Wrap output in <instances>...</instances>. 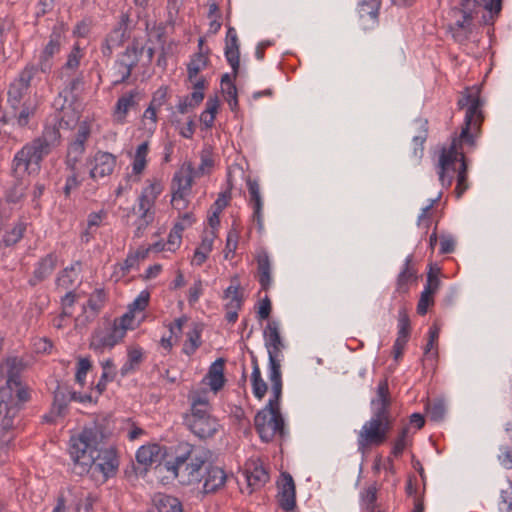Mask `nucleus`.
Segmentation results:
<instances>
[{
  "label": "nucleus",
  "instance_id": "obj_12",
  "mask_svg": "<svg viewBox=\"0 0 512 512\" xmlns=\"http://www.w3.org/2000/svg\"><path fill=\"white\" fill-rule=\"evenodd\" d=\"M124 338L122 328H116L112 325L106 329H95L91 335L90 349L102 353L105 348H113Z\"/></svg>",
  "mask_w": 512,
  "mask_h": 512
},
{
  "label": "nucleus",
  "instance_id": "obj_5",
  "mask_svg": "<svg viewBox=\"0 0 512 512\" xmlns=\"http://www.w3.org/2000/svg\"><path fill=\"white\" fill-rule=\"evenodd\" d=\"M184 424L200 439L213 437L220 426L209 413L208 401L201 397L193 399L191 413L185 415Z\"/></svg>",
  "mask_w": 512,
  "mask_h": 512
},
{
  "label": "nucleus",
  "instance_id": "obj_47",
  "mask_svg": "<svg viewBox=\"0 0 512 512\" xmlns=\"http://www.w3.org/2000/svg\"><path fill=\"white\" fill-rule=\"evenodd\" d=\"M251 382L254 396L262 399L267 392V384L261 377V371L252 372Z\"/></svg>",
  "mask_w": 512,
  "mask_h": 512
},
{
  "label": "nucleus",
  "instance_id": "obj_37",
  "mask_svg": "<svg viewBox=\"0 0 512 512\" xmlns=\"http://www.w3.org/2000/svg\"><path fill=\"white\" fill-rule=\"evenodd\" d=\"M412 259H413L412 255H409L406 258L404 268L402 269V271L399 273V275L397 277V290L399 292H403V293L407 292L408 291V283L411 280L416 279V271L411 266Z\"/></svg>",
  "mask_w": 512,
  "mask_h": 512
},
{
  "label": "nucleus",
  "instance_id": "obj_61",
  "mask_svg": "<svg viewBox=\"0 0 512 512\" xmlns=\"http://www.w3.org/2000/svg\"><path fill=\"white\" fill-rule=\"evenodd\" d=\"M84 84V77L83 74L80 73L76 77H73L68 81L66 84L63 92L66 94H71L74 96V93L77 92Z\"/></svg>",
  "mask_w": 512,
  "mask_h": 512
},
{
  "label": "nucleus",
  "instance_id": "obj_34",
  "mask_svg": "<svg viewBox=\"0 0 512 512\" xmlns=\"http://www.w3.org/2000/svg\"><path fill=\"white\" fill-rule=\"evenodd\" d=\"M248 191L250 194V201L253 204V218L257 221L259 229H262V199L260 195V187L257 181L255 180H248L247 181Z\"/></svg>",
  "mask_w": 512,
  "mask_h": 512
},
{
  "label": "nucleus",
  "instance_id": "obj_11",
  "mask_svg": "<svg viewBox=\"0 0 512 512\" xmlns=\"http://www.w3.org/2000/svg\"><path fill=\"white\" fill-rule=\"evenodd\" d=\"M90 133V127L85 122L80 124L75 134V139L70 143L67 150L65 165L68 170H77V164L85 153V143L88 140Z\"/></svg>",
  "mask_w": 512,
  "mask_h": 512
},
{
  "label": "nucleus",
  "instance_id": "obj_9",
  "mask_svg": "<svg viewBox=\"0 0 512 512\" xmlns=\"http://www.w3.org/2000/svg\"><path fill=\"white\" fill-rule=\"evenodd\" d=\"M43 156L30 143L23 146L12 160L11 175L23 177L25 173L39 170Z\"/></svg>",
  "mask_w": 512,
  "mask_h": 512
},
{
  "label": "nucleus",
  "instance_id": "obj_16",
  "mask_svg": "<svg viewBox=\"0 0 512 512\" xmlns=\"http://www.w3.org/2000/svg\"><path fill=\"white\" fill-rule=\"evenodd\" d=\"M457 105L459 109H467L465 114V120H467V124H469L471 120H483L482 111L480 110V107L482 106V101L477 92L471 93L470 90L467 88L460 95L457 101Z\"/></svg>",
  "mask_w": 512,
  "mask_h": 512
},
{
  "label": "nucleus",
  "instance_id": "obj_44",
  "mask_svg": "<svg viewBox=\"0 0 512 512\" xmlns=\"http://www.w3.org/2000/svg\"><path fill=\"white\" fill-rule=\"evenodd\" d=\"M137 95V91H130L121 96L116 103V114L124 118L129 109L137 104L135 101Z\"/></svg>",
  "mask_w": 512,
  "mask_h": 512
},
{
  "label": "nucleus",
  "instance_id": "obj_64",
  "mask_svg": "<svg viewBox=\"0 0 512 512\" xmlns=\"http://www.w3.org/2000/svg\"><path fill=\"white\" fill-rule=\"evenodd\" d=\"M500 496L502 504L505 505L500 510L502 512H512V485H509L507 489H503Z\"/></svg>",
  "mask_w": 512,
  "mask_h": 512
},
{
  "label": "nucleus",
  "instance_id": "obj_57",
  "mask_svg": "<svg viewBox=\"0 0 512 512\" xmlns=\"http://www.w3.org/2000/svg\"><path fill=\"white\" fill-rule=\"evenodd\" d=\"M225 56L230 64L233 77L236 78L238 75L239 65H240V52L239 49H226L225 48Z\"/></svg>",
  "mask_w": 512,
  "mask_h": 512
},
{
  "label": "nucleus",
  "instance_id": "obj_23",
  "mask_svg": "<svg viewBox=\"0 0 512 512\" xmlns=\"http://www.w3.org/2000/svg\"><path fill=\"white\" fill-rule=\"evenodd\" d=\"M226 482V474L223 469L208 465L206 467V475L204 476L203 490L205 493H214L224 486Z\"/></svg>",
  "mask_w": 512,
  "mask_h": 512
},
{
  "label": "nucleus",
  "instance_id": "obj_22",
  "mask_svg": "<svg viewBox=\"0 0 512 512\" xmlns=\"http://www.w3.org/2000/svg\"><path fill=\"white\" fill-rule=\"evenodd\" d=\"M5 364L7 367V380L1 388H6L13 394V385H20V382H22L21 373L25 365L23 360L18 357H8Z\"/></svg>",
  "mask_w": 512,
  "mask_h": 512
},
{
  "label": "nucleus",
  "instance_id": "obj_19",
  "mask_svg": "<svg viewBox=\"0 0 512 512\" xmlns=\"http://www.w3.org/2000/svg\"><path fill=\"white\" fill-rule=\"evenodd\" d=\"M36 104L32 100H25L21 103L20 109L6 112L2 119L4 121L14 120L20 127H25L36 112Z\"/></svg>",
  "mask_w": 512,
  "mask_h": 512
},
{
  "label": "nucleus",
  "instance_id": "obj_28",
  "mask_svg": "<svg viewBox=\"0 0 512 512\" xmlns=\"http://www.w3.org/2000/svg\"><path fill=\"white\" fill-rule=\"evenodd\" d=\"M22 409L15 403L14 395L6 388H0V415L4 414L14 421H19V412Z\"/></svg>",
  "mask_w": 512,
  "mask_h": 512
},
{
  "label": "nucleus",
  "instance_id": "obj_6",
  "mask_svg": "<svg viewBox=\"0 0 512 512\" xmlns=\"http://www.w3.org/2000/svg\"><path fill=\"white\" fill-rule=\"evenodd\" d=\"M254 426L263 442H270L276 435L284 438L286 435L285 421L280 409L265 406L254 417Z\"/></svg>",
  "mask_w": 512,
  "mask_h": 512
},
{
  "label": "nucleus",
  "instance_id": "obj_30",
  "mask_svg": "<svg viewBox=\"0 0 512 512\" xmlns=\"http://www.w3.org/2000/svg\"><path fill=\"white\" fill-rule=\"evenodd\" d=\"M224 366L225 360L218 358L211 364L206 375L211 390L215 392L219 391L225 384Z\"/></svg>",
  "mask_w": 512,
  "mask_h": 512
},
{
  "label": "nucleus",
  "instance_id": "obj_51",
  "mask_svg": "<svg viewBox=\"0 0 512 512\" xmlns=\"http://www.w3.org/2000/svg\"><path fill=\"white\" fill-rule=\"evenodd\" d=\"M439 273H440L439 268L434 269L432 266L430 267V270L427 273L426 285L424 287L425 291H428L433 295L438 291V289L441 285V281L438 277Z\"/></svg>",
  "mask_w": 512,
  "mask_h": 512
},
{
  "label": "nucleus",
  "instance_id": "obj_38",
  "mask_svg": "<svg viewBox=\"0 0 512 512\" xmlns=\"http://www.w3.org/2000/svg\"><path fill=\"white\" fill-rule=\"evenodd\" d=\"M139 59V55L128 52V48H126L122 58L118 61V64L124 69L119 82H124L131 76L132 70L137 66Z\"/></svg>",
  "mask_w": 512,
  "mask_h": 512
},
{
  "label": "nucleus",
  "instance_id": "obj_59",
  "mask_svg": "<svg viewBox=\"0 0 512 512\" xmlns=\"http://www.w3.org/2000/svg\"><path fill=\"white\" fill-rule=\"evenodd\" d=\"M71 175H69L66 179L65 186L63 188V192L66 197H69L71 191L78 188L81 185V181L78 179L77 170L70 171Z\"/></svg>",
  "mask_w": 512,
  "mask_h": 512
},
{
  "label": "nucleus",
  "instance_id": "obj_49",
  "mask_svg": "<svg viewBox=\"0 0 512 512\" xmlns=\"http://www.w3.org/2000/svg\"><path fill=\"white\" fill-rule=\"evenodd\" d=\"M92 363L89 358L80 357L77 363V371L75 374V381L84 386L87 373L91 370Z\"/></svg>",
  "mask_w": 512,
  "mask_h": 512
},
{
  "label": "nucleus",
  "instance_id": "obj_45",
  "mask_svg": "<svg viewBox=\"0 0 512 512\" xmlns=\"http://www.w3.org/2000/svg\"><path fill=\"white\" fill-rule=\"evenodd\" d=\"M371 404L391 405L392 398L389 391L387 378L381 380L376 389V397L371 400Z\"/></svg>",
  "mask_w": 512,
  "mask_h": 512
},
{
  "label": "nucleus",
  "instance_id": "obj_13",
  "mask_svg": "<svg viewBox=\"0 0 512 512\" xmlns=\"http://www.w3.org/2000/svg\"><path fill=\"white\" fill-rule=\"evenodd\" d=\"M117 157L109 152L97 151L91 160L90 178L98 180L110 176L116 166Z\"/></svg>",
  "mask_w": 512,
  "mask_h": 512
},
{
  "label": "nucleus",
  "instance_id": "obj_32",
  "mask_svg": "<svg viewBox=\"0 0 512 512\" xmlns=\"http://www.w3.org/2000/svg\"><path fill=\"white\" fill-rule=\"evenodd\" d=\"M153 504L158 512H182V503L178 498L158 493L153 497Z\"/></svg>",
  "mask_w": 512,
  "mask_h": 512
},
{
  "label": "nucleus",
  "instance_id": "obj_39",
  "mask_svg": "<svg viewBox=\"0 0 512 512\" xmlns=\"http://www.w3.org/2000/svg\"><path fill=\"white\" fill-rule=\"evenodd\" d=\"M209 64V58L202 52L193 55L190 62L187 64V73L189 81H192L198 73L205 69Z\"/></svg>",
  "mask_w": 512,
  "mask_h": 512
},
{
  "label": "nucleus",
  "instance_id": "obj_24",
  "mask_svg": "<svg viewBox=\"0 0 512 512\" xmlns=\"http://www.w3.org/2000/svg\"><path fill=\"white\" fill-rule=\"evenodd\" d=\"M19 421L3 416L0 424V461L4 462L8 445L14 439L13 431L18 427Z\"/></svg>",
  "mask_w": 512,
  "mask_h": 512
},
{
  "label": "nucleus",
  "instance_id": "obj_58",
  "mask_svg": "<svg viewBox=\"0 0 512 512\" xmlns=\"http://www.w3.org/2000/svg\"><path fill=\"white\" fill-rule=\"evenodd\" d=\"M149 292L142 291L138 297L129 305V311L133 314L135 311H144L149 304Z\"/></svg>",
  "mask_w": 512,
  "mask_h": 512
},
{
  "label": "nucleus",
  "instance_id": "obj_14",
  "mask_svg": "<svg viewBox=\"0 0 512 512\" xmlns=\"http://www.w3.org/2000/svg\"><path fill=\"white\" fill-rule=\"evenodd\" d=\"M63 38V27L54 26L52 33L50 35L49 42L44 47L40 56L39 68L42 72L45 73L50 71L52 67L51 59L55 54L59 53Z\"/></svg>",
  "mask_w": 512,
  "mask_h": 512
},
{
  "label": "nucleus",
  "instance_id": "obj_36",
  "mask_svg": "<svg viewBox=\"0 0 512 512\" xmlns=\"http://www.w3.org/2000/svg\"><path fill=\"white\" fill-rule=\"evenodd\" d=\"M67 388H63L58 386L54 391V399L51 408V413L56 414V416H64L68 403L70 400V395Z\"/></svg>",
  "mask_w": 512,
  "mask_h": 512
},
{
  "label": "nucleus",
  "instance_id": "obj_50",
  "mask_svg": "<svg viewBox=\"0 0 512 512\" xmlns=\"http://www.w3.org/2000/svg\"><path fill=\"white\" fill-rule=\"evenodd\" d=\"M398 326H399V331H398L397 337L409 339L410 332H411V325H410L409 316H408L405 308H402L399 311Z\"/></svg>",
  "mask_w": 512,
  "mask_h": 512
},
{
  "label": "nucleus",
  "instance_id": "obj_43",
  "mask_svg": "<svg viewBox=\"0 0 512 512\" xmlns=\"http://www.w3.org/2000/svg\"><path fill=\"white\" fill-rule=\"evenodd\" d=\"M213 238L203 237L200 246L195 250L193 263L201 266L208 258V254L212 250Z\"/></svg>",
  "mask_w": 512,
  "mask_h": 512
},
{
  "label": "nucleus",
  "instance_id": "obj_48",
  "mask_svg": "<svg viewBox=\"0 0 512 512\" xmlns=\"http://www.w3.org/2000/svg\"><path fill=\"white\" fill-rule=\"evenodd\" d=\"M106 301V293L103 289H96L89 297L87 305L95 313L98 314Z\"/></svg>",
  "mask_w": 512,
  "mask_h": 512
},
{
  "label": "nucleus",
  "instance_id": "obj_42",
  "mask_svg": "<svg viewBox=\"0 0 512 512\" xmlns=\"http://www.w3.org/2000/svg\"><path fill=\"white\" fill-rule=\"evenodd\" d=\"M26 230V224L23 222L16 223L11 230H7L5 235L3 236V243L6 247L12 246L19 242Z\"/></svg>",
  "mask_w": 512,
  "mask_h": 512
},
{
  "label": "nucleus",
  "instance_id": "obj_7",
  "mask_svg": "<svg viewBox=\"0 0 512 512\" xmlns=\"http://www.w3.org/2000/svg\"><path fill=\"white\" fill-rule=\"evenodd\" d=\"M472 4H480V2H460L459 5L452 7L447 13V19L450 21L448 30L458 43L466 42L472 33Z\"/></svg>",
  "mask_w": 512,
  "mask_h": 512
},
{
  "label": "nucleus",
  "instance_id": "obj_40",
  "mask_svg": "<svg viewBox=\"0 0 512 512\" xmlns=\"http://www.w3.org/2000/svg\"><path fill=\"white\" fill-rule=\"evenodd\" d=\"M83 57L81 53V49L78 44L74 45L71 52L67 57L66 63L62 67V71L60 73V78L63 79L65 72L72 71L75 72L79 65L80 60Z\"/></svg>",
  "mask_w": 512,
  "mask_h": 512
},
{
  "label": "nucleus",
  "instance_id": "obj_25",
  "mask_svg": "<svg viewBox=\"0 0 512 512\" xmlns=\"http://www.w3.org/2000/svg\"><path fill=\"white\" fill-rule=\"evenodd\" d=\"M248 486L252 488L251 492L259 489L269 480V474L262 464L253 461L245 470Z\"/></svg>",
  "mask_w": 512,
  "mask_h": 512
},
{
  "label": "nucleus",
  "instance_id": "obj_41",
  "mask_svg": "<svg viewBox=\"0 0 512 512\" xmlns=\"http://www.w3.org/2000/svg\"><path fill=\"white\" fill-rule=\"evenodd\" d=\"M426 411L429 419L433 422H440L444 419L446 413L445 403L442 399H435L426 405Z\"/></svg>",
  "mask_w": 512,
  "mask_h": 512
},
{
  "label": "nucleus",
  "instance_id": "obj_53",
  "mask_svg": "<svg viewBox=\"0 0 512 512\" xmlns=\"http://www.w3.org/2000/svg\"><path fill=\"white\" fill-rule=\"evenodd\" d=\"M13 395L15 403L20 407H23V405L31 398L29 388L22 382H20V385H13Z\"/></svg>",
  "mask_w": 512,
  "mask_h": 512
},
{
  "label": "nucleus",
  "instance_id": "obj_35",
  "mask_svg": "<svg viewBox=\"0 0 512 512\" xmlns=\"http://www.w3.org/2000/svg\"><path fill=\"white\" fill-rule=\"evenodd\" d=\"M233 281H235L236 284L230 285L224 291L223 299L228 300V302L225 304V309L240 310L243 305L244 295L237 281V278H234Z\"/></svg>",
  "mask_w": 512,
  "mask_h": 512
},
{
  "label": "nucleus",
  "instance_id": "obj_33",
  "mask_svg": "<svg viewBox=\"0 0 512 512\" xmlns=\"http://www.w3.org/2000/svg\"><path fill=\"white\" fill-rule=\"evenodd\" d=\"M258 281L263 290H268L271 285V264L269 255L263 251L257 256Z\"/></svg>",
  "mask_w": 512,
  "mask_h": 512
},
{
  "label": "nucleus",
  "instance_id": "obj_8",
  "mask_svg": "<svg viewBox=\"0 0 512 512\" xmlns=\"http://www.w3.org/2000/svg\"><path fill=\"white\" fill-rule=\"evenodd\" d=\"M38 68L34 65H27L19 73L18 77L10 83L7 90V103L11 110L20 109L21 103L31 100L28 95L31 80L34 78Z\"/></svg>",
  "mask_w": 512,
  "mask_h": 512
},
{
  "label": "nucleus",
  "instance_id": "obj_17",
  "mask_svg": "<svg viewBox=\"0 0 512 512\" xmlns=\"http://www.w3.org/2000/svg\"><path fill=\"white\" fill-rule=\"evenodd\" d=\"M61 134L56 126H46L41 137L34 139L31 144L43 156H47L53 147L60 143Z\"/></svg>",
  "mask_w": 512,
  "mask_h": 512
},
{
  "label": "nucleus",
  "instance_id": "obj_2",
  "mask_svg": "<svg viewBox=\"0 0 512 512\" xmlns=\"http://www.w3.org/2000/svg\"><path fill=\"white\" fill-rule=\"evenodd\" d=\"M207 462V452L189 443H181L173 461L164 463L163 468L183 485L199 483L201 470Z\"/></svg>",
  "mask_w": 512,
  "mask_h": 512
},
{
  "label": "nucleus",
  "instance_id": "obj_3",
  "mask_svg": "<svg viewBox=\"0 0 512 512\" xmlns=\"http://www.w3.org/2000/svg\"><path fill=\"white\" fill-rule=\"evenodd\" d=\"M482 121L483 120L476 119L471 120L469 124H467V120H465L460 136L453 138L449 147L441 148L437 169L439 180L443 186H450L452 184L453 176L449 175L448 171L458 162V159L461 158V154H464V152L461 151L463 143L474 146L475 140L471 130H478Z\"/></svg>",
  "mask_w": 512,
  "mask_h": 512
},
{
  "label": "nucleus",
  "instance_id": "obj_29",
  "mask_svg": "<svg viewBox=\"0 0 512 512\" xmlns=\"http://www.w3.org/2000/svg\"><path fill=\"white\" fill-rule=\"evenodd\" d=\"M458 162H460L459 167L456 168L455 164L454 167L450 168L448 174L454 177V174L457 173V185L455 188V193L457 198H460L469 187L468 163L465 154H461V158L458 159Z\"/></svg>",
  "mask_w": 512,
  "mask_h": 512
},
{
  "label": "nucleus",
  "instance_id": "obj_20",
  "mask_svg": "<svg viewBox=\"0 0 512 512\" xmlns=\"http://www.w3.org/2000/svg\"><path fill=\"white\" fill-rule=\"evenodd\" d=\"M56 264L57 256L54 253L47 254L38 262L37 267L33 272V277L29 280V284L31 286H36L40 282L44 281L52 274L56 268Z\"/></svg>",
  "mask_w": 512,
  "mask_h": 512
},
{
  "label": "nucleus",
  "instance_id": "obj_31",
  "mask_svg": "<svg viewBox=\"0 0 512 512\" xmlns=\"http://www.w3.org/2000/svg\"><path fill=\"white\" fill-rule=\"evenodd\" d=\"M14 181L5 192V200L7 203L17 204L25 198L29 182L20 176H12Z\"/></svg>",
  "mask_w": 512,
  "mask_h": 512
},
{
  "label": "nucleus",
  "instance_id": "obj_21",
  "mask_svg": "<svg viewBox=\"0 0 512 512\" xmlns=\"http://www.w3.org/2000/svg\"><path fill=\"white\" fill-rule=\"evenodd\" d=\"M184 175L182 172L175 173L172 179V201L182 200L190 192L193 184L192 168Z\"/></svg>",
  "mask_w": 512,
  "mask_h": 512
},
{
  "label": "nucleus",
  "instance_id": "obj_55",
  "mask_svg": "<svg viewBox=\"0 0 512 512\" xmlns=\"http://www.w3.org/2000/svg\"><path fill=\"white\" fill-rule=\"evenodd\" d=\"M213 165H214V161L211 158L210 151L208 149H204L201 152V163L194 174L196 176L204 175L205 173L209 172V170L213 167Z\"/></svg>",
  "mask_w": 512,
  "mask_h": 512
},
{
  "label": "nucleus",
  "instance_id": "obj_26",
  "mask_svg": "<svg viewBox=\"0 0 512 512\" xmlns=\"http://www.w3.org/2000/svg\"><path fill=\"white\" fill-rule=\"evenodd\" d=\"M164 448L159 444H148L141 446L136 453V460L139 464L149 466L153 463L160 462Z\"/></svg>",
  "mask_w": 512,
  "mask_h": 512
},
{
  "label": "nucleus",
  "instance_id": "obj_10",
  "mask_svg": "<svg viewBox=\"0 0 512 512\" xmlns=\"http://www.w3.org/2000/svg\"><path fill=\"white\" fill-rule=\"evenodd\" d=\"M163 186L159 180H154L149 186L144 188L139 196V211L141 212L140 221L137 230L146 228L154 219V213L151 212L157 197L161 194Z\"/></svg>",
  "mask_w": 512,
  "mask_h": 512
},
{
  "label": "nucleus",
  "instance_id": "obj_56",
  "mask_svg": "<svg viewBox=\"0 0 512 512\" xmlns=\"http://www.w3.org/2000/svg\"><path fill=\"white\" fill-rule=\"evenodd\" d=\"M433 294L428 291L423 290L420 295V299L417 304V313L419 315H425L428 311V308L434 304Z\"/></svg>",
  "mask_w": 512,
  "mask_h": 512
},
{
  "label": "nucleus",
  "instance_id": "obj_18",
  "mask_svg": "<svg viewBox=\"0 0 512 512\" xmlns=\"http://www.w3.org/2000/svg\"><path fill=\"white\" fill-rule=\"evenodd\" d=\"M480 2V4H472L473 20L478 18L481 14V25H493L495 19L499 16L502 10V2Z\"/></svg>",
  "mask_w": 512,
  "mask_h": 512
},
{
  "label": "nucleus",
  "instance_id": "obj_4",
  "mask_svg": "<svg viewBox=\"0 0 512 512\" xmlns=\"http://www.w3.org/2000/svg\"><path fill=\"white\" fill-rule=\"evenodd\" d=\"M374 407L373 415L367 421L358 435V450L365 453L369 446H379L383 444L392 427L390 415L391 405L371 404Z\"/></svg>",
  "mask_w": 512,
  "mask_h": 512
},
{
  "label": "nucleus",
  "instance_id": "obj_27",
  "mask_svg": "<svg viewBox=\"0 0 512 512\" xmlns=\"http://www.w3.org/2000/svg\"><path fill=\"white\" fill-rule=\"evenodd\" d=\"M264 336L265 346L268 349V356L270 357L272 353L275 358H278V355L284 348V344L281 339L277 324L275 322L268 323L264 331Z\"/></svg>",
  "mask_w": 512,
  "mask_h": 512
},
{
  "label": "nucleus",
  "instance_id": "obj_54",
  "mask_svg": "<svg viewBox=\"0 0 512 512\" xmlns=\"http://www.w3.org/2000/svg\"><path fill=\"white\" fill-rule=\"evenodd\" d=\"M408 433H409V427L408 426L403 427L401 429L397 439L395 440L393 448H392V454L395 457H399L402 455V453L407 445L406 438L408 436Z\"/></svg>",
  "mask_w": 512,
  "mask_h": 512
},
{
  "label": "nucleus",
  "instance_id": "obj_60",
  "mask_svg": "<svg viewBox=\"0 0 512 512\" xmlns=\"http://www.w3.org/2000/svg\"><path fill=\"white\" fill-rule=\"evenodd\" d=\"M238 232L235 229H231L228 232L227 240H226V246H225V258H228L229 253H234L237 249L238 245Z\"/></svg>",
  "mask_w": 512,
  "mask_h": 512
},
{
  "label": "nucleus",
  "instance_id": "obj_15",
  "mask_svg": "<svg viewBox=\"0 0 512 512\" xmlns=\"http://www.w3.org/2000/svg\"><path fill=\"white\" fill-rule=\"evenodd\" d=\"M278 503L285 512H291L296 506V490L292 476L285 472L278 481Z\"/></svg>",
  "mask_w": 512,
  "mask_h": 512
},
{
  "label": "nucleus",
  "instance_id": "obj_63",
  "mask_svg": "<svg viewBox=\"0 0 512 512\" xmlns=\"http://www.w3.org/2000/svg\"><path fill=\"white\" fill-rule=\"evenodd\" d=\"M126 38V29L122 27H116L107 37L108 42H112L113 45L120 46L124 43Z\"/></svg>",
  "mask_w": 512,
  "mask_h": 512
},
{
  "label": "nucleus",
  "instance_id": "obj_62",
  "mask_svg": "<svg viewBox=\"0 0 512 512\" xmlns=\"http://www.w3.org/2000/svg\"><path fill=\"white\" fill-rule=\"evenodd\" d=\"M133 319H134V314H132L131 311H128L120 318H116L114 320L112 326L116 327V328H122L124 331V336H125L127 329L131 327Z\"/></svg>",
  "mask_w": 512,
  "mask_h": 512
},
{
  "label": "nucleus",
  "instance_id": "obj_1",
  "mask_svg": "<svg viewBox=\"0 0 512 512\" xmlns=\"http://www.w3.org/2000/svg\"><path fill=\"white\" fill-rule=\"evenodd\" d=\"M104 439L100 426L84 428L77 438H71L70 455L78 474L89 472L90 469L101 472L105 478L115 474L118 461L112 450L99 447Z\"/></svg>",
  "mask_w": 512,
  "mask_h": 512
},
{
  "label": "nucleus",
  "instance_id": "obj_52",
  "mask_svg": "<svg viewBox=\"0 0 512 512\" xmlns=\"http://www.w3.org/2000/svg\"><path fill=\"white\" fill-rule=\"evenodd\" d=\"M269 368H270L269 380L271 381V384L282 383L280 360L278 358H275L272 353L269 358Z\"/></svg>",
  "mask_w": 512,
  "mask_h": 512
},
{
  "label": "nucleus",
  "instance_id": "obj_46",
  "mask_svg": "<svg viewBox=\"0 0 512 512\" xmlns=\"http://www.w3.org/2000/svg\"><path fill=\"white\" fill-rule=\"evenodd\" d=\"M381 2H359L358 13L360 18L370 17L374 23L378 20Z\"/></svg>",
  "mask_w": 512,
  "mask_h": 512
}]
</instances>
